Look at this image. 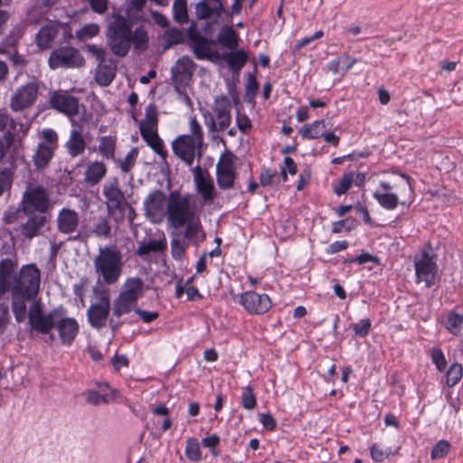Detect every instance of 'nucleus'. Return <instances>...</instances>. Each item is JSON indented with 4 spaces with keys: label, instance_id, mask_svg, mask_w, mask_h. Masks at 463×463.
I'll return each instance as SVG.
<instances>
[{
    "label": "nucleus",
    "instance_id": "nucleus-17",
    "mask_svg": "<svg viewBox=\"0 0 463 463\" xmlns=\"http://www.w3.org/2000/svg\"><path fill=\"white\" fill-rule=\"evenodd\" d=\"M194 69L195 64L189 57L184 56L178 59L171 69V79L175 88L186 89L192 80Z\"/></svg>",
    "mask_w": 463,
    "mask_h": 463
},
{
    "label": "nucleus",
    "instance_id": "nucleus-21",
    "mask_svg": "<svg viewBox=\"0 0 463 463\" xmlns=\"http://www.w3.org/2000/svg\"><path fill=\"white\" fill-rule=\"evenodd\" d=\"M71 121L73 128L70 132L68 140L64 144V147L71 157H76L84 154L87 144L81 131V127L77 126L74 119Z\"/></svg>",
    "mask_w": 463,
    "mask_h": 463
},
{
    "label": "nucleus",
    "instance_id": "nucleus-31",
    "mask_svg": "<svg viewBox=\"0 0 463 463\" xmlns=\"http://www.w3.org/2000/svg\"><path fill=\"white\" fill-rule=\"evenodd\" d=\"M191 40L193 42V52L196 58L203 60L212 57L213 50L208 39L200 34H194L191 36Z\"/></svg>",
    "mask_w": 463,
    "mask_h": 463
},
{
    "label": "nucleus",
    "instance_id": "nucleus-49",
    "mask_svg": "<svg viewBox=\"0 0 463 463\" xmlns=\"http://www.w3.org/2000/svg\"><path fill=\"white\" fill-rule=\"evenodd\" d=\"M147 41V33L142 27H137L133 33L131 32V43H134L136 49L145 50Z\"/></svg>",
    "mask_w": 463,
    "mask_h": 463
},
{
    "label": "nucleus",
    "instance_id": "nucleus-41",
    "mask_svg": "<svg viewBox=\"0 0 463 463\" xmlns=\"http://www.w3.org/2000/svg\"><path fill=\"white\" fill-rule=\"evenodd\" d=\"M157 109L154 104H149L146 108L145 118L141 121L139 129L157 128Z\"/></svg>",
    "mask_w": 463,
    "mask_h": 463
},
{
    "label": "nucleus",
    "instance_id": "nucleus-20",
    "mask_svg": "<svg viewBox=\"0 0 463 463\" xmlns=\"http://www.w3.org/2000/svg\"><path fill=\"white\" fill-rule=\"evenodd\" d=\"M396 184L386 181H381L373 196L378 203L386 210H394L399 204V196L392 190Z\"/></svg>",
    "mask_w": 463,
    "mask_h": 463
},
{
    "label": "nucleus",
    "instance_id": "nucleus-10",
    "mask_svg": "<svg viewBox=\"0 0 463 463\" xmlns=\"http://www.w3.org/2000/svg\"><path fill=\"white\" fill-rule=\"evenodd\" d=\"M167 205L168 196L160 190H155L143 202L144 214L151 223H162L167 215Z\"/></svg>",
    "mask_w": 463,
    "mask_h": 463
},
{
    "label": "nucleus",
    "instance_id": "nucleus-60",
    "mask_svg": "<svg viewBox=\"0 0 463 463\" xmlns=\"http://www.w3.org/2000/svg\"><path fill=\"white\" fill-rule=\"evenodd\" d=\"M92 12L104 14L109 10V0H88Z\"/></svg>",
    "mask_w": 463,
    "mask_h": 463
},
{
    "label": "nucleus",
    "instance_id": "nucleus-15",
    "mask_svg": "<svg viewBox=\"0 0 463 463\" xmlns=\"http://www.w3.org/2000/svg\"><path fill=\"white\" fill-rule=\"evenodd\" d=\"M102 194L106 199L105 203L109 213L115 211L124 212L128 206V202L123 192L119 187V181L114 177L103 184Z\"/></svg>",
    "mask_w": 463,
    "mask_h": 463
},
{
    "label": "nucleus",
    "instance_id": "nucleus-45",
    "mask_svg": "<svg viewBox=\"0 0 463 463\" xmlns=\"http://www.w3.org/2000/svg\"><path fill=\"white\" fill-rule=\"evenodd\" d=\"M184 453L191 461L197 462L202 459L200 444L196 439L189 438L187 439Z\"/></svg>",
    "mask_w": 463,
    "mask_h": 463
},
{
    "label": "nucleus",
    "instance_id": "nucleus-19",
    "mask_svg": "<svg viewBox=\"0 0 463 463\" xmlns=\"http://www.w3.org/2000/svg\"><path fill=\"white\" fill-rule=\"evenodd\" d=\"M50 105L52 109L68 117H73L79 113V99L71 95L68 91H54L50 97Z\"/></svg>",
    "mask_w": 463,
    "mask_h": 463
},
{
    "label": "nucleus",
    "instance_id": "nucleus-61",
    "mask_svg": "<svg viewBox=\"0 0 463 463\" xmlns=\"http://www.w3.org/2000/svg\"><path fill=\"white\" fill-rule=\"evenodd\" d=\"M86 51L96 59V61L99 62L105 61L106 60V52L102 47L89 44L86 46Z\"/></svg>",
    "mask_w": 463,
    "mask_h": 463
},
{
    "label": "nucleus",
    "instance_id": "nucleus-28",
    "mask_svg": "<svg viewBox=\"0 0 463 463\" xmlns=\"http://www.w3.org/2000/svg\"><path fill=\"white\" fill-rule=\"evenodd\" d=\"M184 232V239L190 241L192 243L197 245L205 240V233L203 232L199 214L195 215L192 221L185 223Z\"/></svg>",
    "mask_w": 463,
    "mask_h": 463
},
{
    "label": "nucleus",
    "instance_id": "nucleus-51",
    "mask_svg": "<svg viewBox=\"0 0 463 463\" xmlns=\"http://www.w3.org/2000/svg\"><path fill=\"white\" fill-rule=\"evenodd\" d=\"M463 376V367L461 364L455 363L450 365L447 372V383L449 386L456 385Z\"/></svg>",
    "mask_w": 463,
    "mask_h": 463
},
{
    "label": "nucleus",
    "instance_id": "nucleus-18",
    "mask_svg": "<svg viewBox=\"0 0 463 463\" xmlns=\"http://www.w3.org/2000/svg\"><path fill=\"white\" fill-rule=\"evenodd\" d=\"M240 303L244 309L252 315H262L271 307V300L267 294L246 291L240 296Z\"/></svg>",
    "mask_w": 463,
    "mask_h": 463
},
{
    "label": "nucleus",
    "instance_id": "nucleus-24",
    "mask_svg": "<svg viewBox=\"0 0 463 463\" xmlns=\"http://www.w3.org/2000/svg\"><path fill=\"white\" fill-rule=\"evenodd\" d=\"M111 307L90 304L87 310L89 324L95 329H101L109 321V316Z\"/></svg>",
    "mask_w": 463,
    "mask_h": 463
},
{
    "label": "nucleus",
    "instance_id": "nucleus-59",
    "mask_svg": "<svg viewBox=\"0 0 463 463\" xmlns=\"http://www.w3.org/2000/svg\"><path fill=\"white\" fill-rule=\"evenodd\" d=\"M431 359L434 364L436 365L437 369L439 372H442L446 368V359L445 356L441 351V349L438 347H434L431 349Z\"/></svg>",
    "mask_w": 463,
    "mask_h": 463
},
{
    "label": "nucleus",
    "instance_id": "nucleus-29",
    "mask_svg": "<svg viewBox=\"0 0 463 463\" xmlns=\"http://www.w3.org/2000/svg\"><path fill=\"white\" fill-rule=\"evenodd\" d=\"M140 134L142 138L154 150V152L165 160L167 156V151L165 148L163 140L157 134V128L140 129Z\"/></svg>",
    "mask_w": 463,
    "mask_h": 463
},
{
    "label": "nucleus",
    "instance_id": "nucleus-32",
    "mask_svg": "<svg viewBox=\"0 0 463 463\" xmlns=\"http://www.w3.org/2000/svg\"><path fill=\"white\" fill-rule=\"evenodd\" d=\"M326 128V121L321 119L304 125L298 132L302 138L317 139L323 137Z\"/></svg>",
    "mask_w": 463,
    "mask_h": 463
},
{
    "label": "nucleus",
    "instance_id": "nucleus-13",
    "mask_svg": "<svg viewBox=\"0 0 463 463\" xmlns=\"http://www.w3.org/2000/svg\"><path fill=\"white\" fill-rule=\"evenodd\" d=\"M236 176L235 156L225 151L216 164L217 184L222 190H230L234 186Z\"/></svg>",
    "mask_w": 463,
    "mask_h": 463
},
{
    "label": "nucleus",
    "instance_id": "nucleus-39",
    "mask_svg": "<svg viewBox=\"0 0 463 463\" xmlns=\"http://www.w3.org/2000/svg\"><path fill=\"white\" fill-rule=\"evenodd\" d=\"M223 12V7L219 0H216V5L210 7L205 2H200L195 6V14L198 19H208L212 15H220Z\"/></svg>",
    "mask_w": 463,
    "mask_h": 463
},
{
    "label": "nucleus",
    "instance_id": "nucleus-40",
    "mask_svg": "<svg viewBox=\"0 0 463 463\" xmlns=\"http://www.w3.org/2000/svg\"><path fill=\"white\" fill-rule=\"evenodd\" d=\"M446 329L456 336L463 334V315L456 312H449L447 315Z\"/></svg>",
    "mask_w": 463,
    "mask_h": 463
},
{
    "label": "nucleus",
    "instance_id": "nucleus-6",
    "mask_svg": "<svg viewBox=\"0 0 463 463\" xmlns=\"http://www.w3.org/2000/svg\"><path fill=\"white\" fill-rule=\"evenodd\" d=\"M107 30L108 44L115 55L124 57L131 45V26L128 21L119 14H115Z\"/></svg>",
    "mask_w": 463,
    "mask_h": 463
},
{
    "label": "nucleus",
    "instance_id": "nucleus-62",
    "mask_svg": "<svg viewBox=\"0 0 463 463\" xmlns=\"http://www.w3.org/2000/svg\"><path fill=\"white\" fill-rule=\"evenodd\" d=\"M277 176V173L270 169H263L260 175V183L262 186L272 184L273 179Z\"/></svg>",
    "mask_w": 463,
    "mask_h": 463
},
{
    "label": "nucleus",
    "instance_id": "nucleus-44",
    "mask_svg": "<svg viewBox=\"0 0 463 463\" xmlns=\"http://www.w3.org/2000/svg\"><path fill=\"white\" fill-rule=\"evenodd\" d=\"M92 233L99 238H109L111 234V226L107 217H99L93 224Z\"/></svg>",
    "mask_w": 463,
    "mask_h": 463
},
{
    "label": "nucleus",
    "instance_id": "nucleus-26",
    "mask_svg": "<svg viewBox=\"0 0 463 463\" xmlns=\"http://www.w3.org/2000/svg\"><path fill=\"white\" fill-rule=\"evenodd\" d=\"M99 387L107 388L109 391H103L102 393H99L96 391H89L87 392L86 401L88 403L92 405H99L101 403H109L112 402H118L119 398V392L117 390L109 389L108 383H99Z\"/></svg>",
    "mask_w": 463,
    "mask_h": 463
},
{
    "label": "nucleus",
    "instance_id": "nucleus-12",
    "mask_svg": "<svg viewBox=\"0 0 463 463\" xmlns=\"http://www.w3.org/2000/svg\"><path fill=\"white\" fill-rule=\"evenodd\" d=\"M84 63L80 51L71 46H63L52 51L48 59L52 70L59 68H79Z\"/></svg>",
    "mask_w": 463,
    "mask_h": 463
},
{
    "label": "nucleus",
    "instance_id": "nucleus-58",
    "mask_svg": "<svg viewBox=\"0 0 463 463\" xmlns=\"http://www.w3.org/2000/svg\"><path fill=\"white\" fill-rule=\"evenodd\" d=\"M371 326L372 324L369 318L362 319L358 323L352 325V328L354 331L355 335L361 337H364L365 335H368Z\"/></svg>",
    "mask_w": 463,
    "mask_h": 463
},
{
    "label": "nucleus",
    "instance_id": "nucleus-5",
    "mask_svg": "<svg viewBox=\"0 0 463 463\" xmlns=\"http://www.w3.org/2000/svg\"><path fill=\"white\" fill-rule=\"evenodd\" d=\"M168 211L165 219L170 227L179 229L198 214L197 207L192 196L173 191L168 196Z\"/></svg>",
    "mask_w": 463,
    "mask_h": 463
},
{
    "label": "nucleus",
    "instance_id": "nucleus-46",
    "mask_svg": "<svg viewBox=\"0 0 463 463\" xmlns=\"http://www.w3.org/2000/svg\"><path fill=\"white\" fill-rule=\"evenodd\" d=\"M99 26L95 23H90L77 30L75 35L80 41L90 40L99 33Z\"/></svg>",
    "mask_w": 463,
    "mask_h": 463
},
{
    "label": "nucleus",
    "instance_id": "nucleus-9",
    "mask_svg": "<svg viewBox=\"0 0 463 463\" xmlns=\"http://www.w3.org/2000/svg\"><path fill=\"white\" fill-rule=\"evenodd\" d=\"M232 105L228 98L217 97L213 107V113L205 111L203 117L208 129L212 132L226 130L232 122Z\"/></svg>",
    "mask_w": 463,
    "mask_h": 463
},
{
    "label": "nucleus",
    "instance_id": "nucleus-35",
    "mask_svg": "<svg viewBox=\"0 0 463 463\" xmlns=\"http://www.w3.org/2000/svg\"><path fill=\"white\" fill-rule=\"evenodd\" d=\"M117 139L112 136H102L99 138L98 151L100 156L109 160L115 159Z\"/></svg>",
    "mask_w": 463,
    "mask_h": 463
},
{
    "label": "nucleus",
    "instance_id": "nucleus-27",
    "mask_svg": "<svg viewBox=\"0 0 463 463\" xmlns=\"http://www.w3.org/2000/svg\"><path fill=\"white\" fill-rule=\"evenodd\" d=\"M117 66L112 60L99 62L96 68L95 80L101 86H108L114 80Z\"/></svg>",
    "mask_w": 463,
    "mask_h": 463
},
{
    "label": "nucleus",
    "instance_id": "nucleus-55",
    "mask_svg": "<svg viewBox=\"0 0 463 463\" xmlns=\"http://www.w3.org/2000/svg\"><path fill=\"white\" fill-rule=\"evenodd\" d=\"M354 183V173L350 172L345 174L340 179L339 183L335 186L334 192L338 194H344Z\"/></svg>",
    "mask_w": 463,
    "mask_h": 463
},
{
    "label": "nucleus",
    "instance_id": "nucleus-3",
    "mask_svg": "<svg viewBox=\"0 0 463 463\" xmlns=\"http://www.w3.org/2000/svg\"><path fill=\"white\" fill-rule=\"evenodd\" d=\"M145 291L144 281L137 277H129L122 284L118 295L114 298L111 306L112 317L109 318V325L113 332L121 326L118 321L124 315L131 311L136 312L138 299Z\"/></svg>",
    "mask_w": 463,
    "mask_h": 463
},
{
    "label": "nucleus",
    "instance_id": "nucleus-4",
    "mask_svg": "<svg viewBox=\"0 0 463 463\" xmlns=\"http://www.w3.org/2000/svg\"><path fill=\"white\" fill-rule=\"evenodd\" d=\"M93 267L99 283L115 285L123 272V255L117 246L99 247Z\"/></svg>",
    "mask_w": 463,
    "mask_h": 463
},
{
    "label": "nucleus",
    "instance_id": "nucleus-30",
    "mask_svg": "<svg viewBox=\"0 0 463 463\" xmlns=\"http://www.w3.org/2000/svg\"><path fill=\"white\" fill-rule=\"evenodd\" d=\"M58 35V28L52 24L43 26L35 35V43L40 50H48Z\"/></svg>",
    "mask_w": 463,
    "mask_h": 463
},
{
    "label": "nucleus",
    "instance_id": "nucleus-37",
    "mask_svg": "<svg viewBox=\"0 0 463 463\" xmlns=\"http://www.w3.org/2000/svg\"><path fill=\"white\" fill-rule=\"evenodd\" d=\"M218 42L221 45L229 50H235L239 45L238 36L231 26H224L222 28L218 35Z\"/></svg>",
    "mask_w": 463,
    "mask_h": 463
},
{
    "label": "nucleus",
    "instance_id": "nucleus-14",
    "mask_svg": "<svg viewBox=\"0 0 463 463\" xmlns=\"http://www.w3.org/2000/svg\"><path fill=\"white\" fill-rule=\"evenodd\" d=\"M23 207L25 212H47L51 202L46 189L38 185L28 186L24 194Z\"/></svg>",
    "mask_w": 463,
    "mask_h": 463
},
{
    "label": "nucleus",
    "instance_id": "nucleus-34",
    "mask_svg": "<svg viewBox=\"0 0 463 463\" xmlns=\"http://www.w3.org/2000/svg\"><path fill=\"white\" fill-rule=\"evenodd\" d=\"M17 123L6 112H0V132L8 144H12L16 134Z\"/></svg>",
    "mask_w": 463,
    "mask_h": 463
},
{
    "label": "nucleus",
    "instance_id": "nucleus-53",
    "mask_svg": "<svg viewBox=\"0 0 463 463\" xmlns=\"http://www.w3.org/2000/svg\"><path fill=\"white\" fill-rule=\"evenodd\" d=\"M164 39L165 41V48H169L172 45L182 43L184 40V36L182 31L172 28L165 32Z\"/></svg>",
    "mask_w": 463,
    "mask_h": 463
},
{
    "label": "nucleus",
    "instance_id": "nucleus-47",
    "mask_svg": "<svg viewBox=\"0 0 463 463\" xmlns=\"http://www.w3.org/2000/svg\"><path fill=\"white\" fill-rule=\"evenodd\" d=\"M138 151L133 147L123 159H114L123 173H128L135 165Z\"/></svg>",
    "mask_w": 463,
    "mask_h": 463
},
{
    "label": "nucleus",
    "instance_id": "nucleus-50",
    "mask_svg": "<svg viewBox=\"0 0 463 463\" xmlns=\"http://www.w3.org/2000/svg\"><path fill=\"white\" fill-rule=\"evenodd\" d=\"M188 126L190 133L185 135L203 144V130L194 116L189 118Z\"/></svg>",
    "mask_w": 463,
    "mask_h": 463
},
{
    "label": "nucleus",
    "instance_id": "nucleus-16",
    "mask_svg": "<svg viewBox=\"0 0 463 463\" xmlns=\"http://www.w3.org/2000/svg\"><path fill=\"white\" fill-rule=\"evenodd\" d=\"M38 91L39 84L36 81L21 86L11 97V109L17 112L31 107L37 99Z\"/></svg>",
    "mask_w": 463,
    "mask_h": 463
},
{
    "label": "nucleus",
    "instance_id": "nucleus-57",
    "mask_svg": "<svg viewBox=\"0 0 463 463\" xmlns=\"http://www.w3.org/2000/svg\"><path fill=\"white\" fill-rule=\"evenodd\" d=\"M392 453L391 448L383 449L378 444H373L371 448V456L374 461L382 462Z\"/></svg>",
    "mask_w": 463,
    "mask_h": 463
},
{
    "label": "nucleus",
    "instance_id": "nucleus-22",
    "mask_svg": "<svg viewBox=\"0 0 463 463\" xmlns=\"http://www.w3.org/2000/svg\"><path fill=\"white\" fill-rule=\"evenodd\" d=\"M194 173L197 192L201 194L203 201H213L216 196V191L211 176L204 175L199 165L194 169Z\"/></svg>",
    "mask_w": 463,
    "mask_h": 463
},
{
    "label": "nucleus",
    "instance_id": "nucleus-54",
    "mask_svg": "<svg viewBox=\"0 0 463 463\" xmlns=\"http://www.w3.org/2000/svg\"><path fill=\"white\" fill-rule=\"evenodd\" d=\"M13 175V172L7 167L0 170V196L11 188Z\"/></svg>",
    "mask_w": 463,
    "mask_h": 463
},
{
    "label": "nucleus",
    "instance_id": "nucleus-56",
    "mask_svg": "<svg viewBox=\"0 0 463 463\" xmlns=\"http://www.w3.org/2000/svg\"><path fill=\"white\" fill-rule=\"evenodd\" d=\"M450 444L447 440L439 441L432 449L430 457L432 459L444 458L449 451Z\"/></svg>",
    "mask_w": 463,
    "mask_h": 463
},
{
    "label": "nucleus",
    "instance_id": "nucleus-42",
    "mask_svg": "<svg viewBox=\"0 0 463 463\" xmlns=\"http://www.w3.org/2000/svg\"><path fill=\"white\" fill-rule=\"evenodd\" d=\"M187 242L184 237L181 238L178 232H173L171 241V253L174 259L181 260L184 256Z\"/></svg>",
    "mask_w": 463,
    "mask_h": 463
},
{
    "label": "nucleus",
    "instance_id": "nucleus-8",
    "mask_svg": "<svg viewBox=\"0 0 463 463\" xmlns=\"http://www.w3.org/2000/svg\"><path fill=\"white\" fill-rule=\"evenodd\" d=\"M414 267L417 283L423 282L426 288L434 285L438 274V265L436 255L430 245L424 247L420 252L415 255Z\"/></svg>",
    "mask_w": 463,
    "mask_h": 463
},
{
    "label": "nucleus",
    "instance_id": "nucleus-25",
    "mask_svg": "<svg viewBox=\"0 0 463 463\" xmlns=\"http://www.w3.org/2000/svg\"><path fill=\"white\" fill-rule=\"evenodd\" d=\"M107 166L101 161H90L87 164L84 172V182L90 185L98 184L106 175Z\"/></svg>",
    "mask_w": 463,
    "mask_h": 463
},
{
    "label": "nucleus",
    "instance_id": "nucleus-1",
    "mask_svg": "<svg viewBox=\"0 0 463 463\" xmlns=\"http://www.w3.org/2000/svg\"><path fill=\"white\" fill-rule=\"evenodd\" d=\"M40 285L41 271L35 264L24 265L18 273H9L8 291L16 322L22 323L28 317L27 303L41 301L37 298Z\"/></svg>",
    "mask_w": 463,
    "mask_h": 463
},
{
    "label": "nucleus",
    "instance_id": "nucleus-33",
    "mask_svg": "<svg viewBox=\"0 0 463 463\" xmlns=\"http://www.w3.org/2000/svg\"><path fill=\"white\" fill-rule=\"evenodd\" d=\"M46 218L44 216L34 215L30 217L25 223L21 226L22 234L27 239H33L37 236L39 231L44 226Z\"/></svg>",
    "mask_w": 463,
    "mask_h": 463
},
{
    "label": "nucleus",
    "instance_id": "nucleus-11",
    "mask_svg": "<svg viewBox=\"0 0 463 463\" xmlns=\"http://www.w3.org/2000/svg\"><path fill=\"white\" fill-rule=\"evenodd\" d=\"M203 145L186 135L176 137L171 143L174 154L189 166L195 157L201 158Z\"/></svg>",
    "mask_w": 463,
    "mask_h": 463
},
{
    "label": "nucleus",
    "instance_id": "nucleus-43",
    "mask_svg": "<svg viewBox=\"0 0 463 463\" xmlns=\"http://www.w3.org/2000/svg\"><path fill=\"white\" fill-rule=\"evenodd\" d=\"M105 285L106 284H103L93 288L92 291L95 300L92 302V304L107 307L112 306L110 303V291Z\"/></svg>",
    "mask_w": 463,
    "mask_h": 463
},
{
    "label": "nucleus",
    "instance_id": "nucleus-23",
    "mask_svg": "<svg viewBox=\"0 0 463 463\" xmlns=\"http://www.w3.org/2000/svg\"><path fill=\"white\" fill-rule=\"evenodd\" d=\"M57 229L63 234H71L77 231L80 222L79 213L72 209L62 208L57 215Z\"/></svg>",
    "mask_w": 463,
    "mask_h": 463
},
{
    "label": "nucleus",
    "instance_id": "nucleus-38",
    "mask_svg": "<svg viewBox=\"0 0 463 463\" xmlns=\"http://www.w3.org/2000/svg\"><path fill=\"white\" fill-rule=\"evenodd\" d=\"M224 60L232 71H239L248 60V53L244 50L231 52L224 55Z\"/></svg>",
    "mask_w": 463,
    "mask_h": 463
},
{
    "label": "nucleus",
    "instance_id": "nucleus-52",
    "mask_svg": "<svg viewBox=\"0 0 463 463\" xmlns=\"http://www.w3.org/2000/svg\"><path fill=\"white\" fill-rule=\"evenodd\" d=\"M257 400L250 386L242 388L241 405L245 410H253L256 407Z\"/></svg>",
    "mask_w": 463,
    "mask_h": 463
},
{
    "label": "nucleus",
    "instance_id": "nucleus-7",
    "mask_svg": "<svg viewBox=\"0 0 463 463\" xmlns=\"http://www.w3.org/2000/svg\"><path fill=\"white\" fill-rule=\"evenodd\" d=\"M39 137L41 141L33 155V163L36 170L43 171L49 166L54 156L59 137L57 132L52 128L43 129Z\"/></svg>",
    "mask_w": 463,
    "mask_h": 463
},
{
    "label": "nucleus",
    "instance_id": "nucleus-64",
    "mask_svg": "<svg viewBox=\"0 0 463 463\" xmlns=\"http://www.w3.org/2000/svg\"><path fill=\"white\" fill-rule=\"evenodd\" d=\"M260 422L262 423L263 427L268 430H273L277 426L275 419L269 413L261 414Z\"/></svg>",
    "mask_w": 463,
    "mask_h": 463
},
{
    "label": "nucleus",
    "instance_id": "nucleus-48",
    "mask_svg": "<svg viewBox=\"0 0 463 463\" xmlns=\"http://www.w3.org/2000/svg\"><path fill=\"white\" fill-rule=\"evenodd\" d=\"M174 19L179 24L188 21L187 5L185 0H175L173 5Z\"/></svg>",
    "mask_w": 463,
    "mask_h": 463
},
{
    "label": "nucleus",
    "instance_id": "nucleus-2",
    "mask_svg": "<svg viewBox=\"0 0 463 463\" xmlns=\"http://www.w3.org/2000/svg\"><path fill=\"white\" fill-rule=\"evenodd\" d=\"M66 309L59 307L44 314L41 301H34L28 309V320L33 330L48 334L55 326L60 339L64 345H71L79 333V324L72 317H65Z\"/></svg>",
    "mask_w": 463,
    "mask_h": 463
},
{
    "label": "nucleus",
    "instance_id": "nucleus-36",
    "mask_svg": "<svg viewBox=\"0 0 463 463\" xmlns=\"http://www.w3.org/2000/svg\"><path fill=\"white\" fill-rule=\"evenodd\" d=\"M166 240L165 236L161 240H151L147 242H139L137 253L139 256L149 255L151 252L163 251L166 249Z\"/></svg>",
    "mask_w": 463,
    "mask_h": 463
},
{
    "label": "nucleus",
    "instance_id": "nucleus-63",
    "mask_svg": "<svg viewBox=\"0 0 463 463\" xmlns=\"http://www.w3.org/2000/svg\"><path fill=\"white\" fill-rule=\"evenodd\" d=\"M371 261L378 264L379 259L375 256L371 255L368 252H363L359 256L355 257L354 259L348 260V262H350V263L357 262L359 264H364V263L371 262Z\"/></svg>",
    "mask_w": 463,
    "mask_h": 463
}]
</instances>
